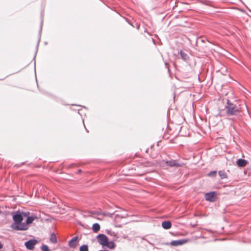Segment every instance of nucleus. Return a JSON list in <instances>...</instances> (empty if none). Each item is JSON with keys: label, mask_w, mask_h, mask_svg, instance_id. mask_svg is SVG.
<instances>
[{"label": "nucleus", "mask_w": 251, "mask_h": 251, "mask_svg": "<svg viewBox=\"0 0 251 251\" xmlns=\"http://www.w3.org/2000/svg\"><path fill=\"white\" fill-rule=\"evenodd\" d=\"M24 213L17 212L13 215L14 223L11 225V228L16 230H26L27 229L26 224L22 223L23 220Z\"/></svg>", "instance_id": "f257e3e1"}, {"label": "nucleus", "mask_w": 251, "mask_h": 251, "mask_svg": "<svg viewBox=\"0 0 251 251\" xmlns=\"http://www.w3.org/2000/svg\"><path fill=\"white\" fill-rule=\"evenodd\" d=\"M98 242L103 247H106L110 250H114L116 244L112 241H109L108 237L104 234H100L96 237Z\"/></svg>", "instance_id": "f03ea898"}, {"label": "nucleus", "mask_w": 251, "mask_h": 251, "mask_svg": "<svg viewBox=\"0 0 251 251\" xmlns=\"http://www.w3.org/2000/svg\"><path fill=\"white\" fill-rule=\"evenodd\" d=\"M24 216L27 218L26 223H25V224H26L27 229L28 228V225L32 223L35 220L37 219V217L34 214L30 215V213L29 212H24Z\"/></svg>", "instance_id": "7ed1b4c3"}, {"label": "nucleus", "mask_w": 251, "mask_h": 251, "mask_svg": "<svg viewBox=\"0 0 251 251\" xmlns=\"http://www.w3.org/2000/svg\"><path fill=\"white\" fill-rule=\"evenodd\" d=\"M226 108L227 113L231 115L236 114L239 111V109L235 105L228 102Z\"/></svg>", "instance_id": "20e7f679"}, {"label": "nucleus", "mask_w": 251, "mask_h": 251, "mask_svg": "<svg viewBox=\"0 0 251 251\" xmlns=\"http://www.w3.org/2000/svg\"><path fill=\"white\" fill-rule=\"evenodd\" d=\"M217 194L216 192L207 193L205 195V198L206 201H215L217 199Z\"/></svg>", "instance_id": "39448f33"}, {"label": "nucleus", "mask_w": 251, "mask_h": 251, "mask_svg": "<svg viewBox=\"0 0 251 251\" xmlns=\"http://www.w3.org/2000/svg\"><path fill=\"white\" fill-rule=\"evenodd\" d=\"M37 240L35 239H31L26 242L25 245L27 249L33 250L34 249V246L37 244Z\"/></svg>", "instance_id": "423d86ee"}, {"label": "nucleus", "mask_w": 251, "mask_h": 251, "mask_svg": "<svg viewBox=\"0 0 251 251\" xmlns=\"http://www.w3.org/2000/svg\"><path fill=\"white\" fill-rule=\"evenodd\" d=\"M188 241V240L184 239L181 240H174L172 241L170 243V245L172 246H177L179 245H183L184 244L186 243Z\"/></svg>", "instance_id": "0eeeda50"}, {"label": "nucleus", "mask_w": 251, "mask_h": 251, "mask_svg": "<svg viewBox=\"0 0 251 251\" xmlns=\"http://www.w3.org/2000/svg\"><path fill=\"white\" fill-rule=\"evenodd\" d=\"M78 238L77 236L73 237L69 242L70 247L72 248H75L78 244Z\"/></svg>", "instance_id": "6e6552de"}, {"label": "nucleus", "mask_w": 251, "mask_h": 251, "mask_svg": "<svg viewBox=\"0 0 251 251\" xmlns=\"http://www.w3.org/2000/svg\"><path fill=\"white\" fill-rule=\"evenodd\" d=\"M236 163L239 167H243L246 166L248 162L245 159H239L237 161Z\"/></svg>", "instance_id": "1a4fd4ad"}, {"label": "nucleus", "mask_w": 251, "mask_h": 251, "mask_svg": "<svg viewBox=\"0 0 251 251\" xmlns=\"http://www.w3.org/2000/svg\"><path fill=\"white\" fill-rule=\"evenodd\" d=\"M162 226L165 229H168L172 226V224L170 221H164L162 223Z\"/></svg>", "instance_id": "9d476101"}, {"label": "nucleus", "mask_w": 251, "mask_h": 251, "mask_svg": "<svg viewBox=\"0 0 251 251\" xmlns=\"http://www.w3.org/2000/svg\"><path fill=\"white\" fill-rule=\"evenodd\" d=\"M166 164L171 167H179L180 166V165L175 160L167 161H166Z\"/></svg>", "instance_id": "9b49d317"}, {"label": "nucleus", "mask_w": 251, "mask_h": 251, "mask_svg": "<svg viewBox=\"0 0 251 251\" xmlns=\"http://www.w3.org/2000/svg\"><path fill=\"white\" fill-rule=\"evenodd\" d=\"M219 175L221 179H226L227 178V175L225 171H219Z\"/></svg>", "instance_id": "f8f14e48"}, {"label": "nucleus", "mask_w": 251, "mask_h": 251, "mask_svg": "<svg viewBox=\"0 0 251 251\" xmlns=\"http://www.w3.org/2000/svg\"><path fill=\"white\" fill-rule=\"evenodd\" d=\"M93 230L95 232H98L100 229V226L98 223H95L92 226Z\"/></svg>", "instance_id": "ddd939ff"}, {"label": "nucleus", "mask_w": 251, "mask_h": 251, "mask_svg": "<svg viewBox=\"0 0 251 251\" xmlns=\"http://www.w3.org/2000/svg\"><path fill=\"white\" fill-rule=\"evenodd\" d=\"M50 241L53 243H56L57 242V239L55 234L51 233L50 237Z\"/></svg>", "instance_id": "4468645a"}, {"label": "nucleus", "mask_w": 251, "mask_h": 251, "mask_svg": "<svg viewBox=\"0 0 251 251\" xmlns=\"http://www.w3.org/2000/svg\"><path fill=\"white\" fill-rule=\"evenodd\" d=\"M80 251H88V247L86 245H83L80 246L79 248Z\"/></svg>", "instance_id": "2eb2a0df"}, {"label": "nucleus", "mask_w": 251, "mask_h": 251, "mask_svg": "<svg viewBox=\"0 0 251 251\" xmlns=\"http://www.w3.org/2000/svg\"><path fill=\"white\" fill-rule=\"evenodd\" d=\"M42 251H50L49 247L47 245H43L41 247Z\"/></svg>", "instance_id": "dca6fc26"}, {"label": "nucleus", "mask_w": 251, "mask_h": 251, "mask_svg": "<svg viewBox=\"0 0 251 251\" xmlns=\"http://www.w3.org/2000/svg\"><path fill=\"white\" fill-rule=\"evenodd\" d=\"M216 175H217V172L214 171H212L210 173H209L208 174V176H216Z\"/></svg>", "instance_id": "f3484780"}, {"label": "nucleus", "mask_w": 251, "mask_h": 251, "mask_svg": "<svg viewBox=\"0 0 251 251\" xmlns=\"http://www.w3.org/2000/svg\"><path fill=\"white\" fill-rule=\"evenodd\" d=\"M180 54L182 56V57H183L184 53H183V52L182 51H180Z\"/></svg>", "instance_id": "a211bd4d"}]
</instances>
